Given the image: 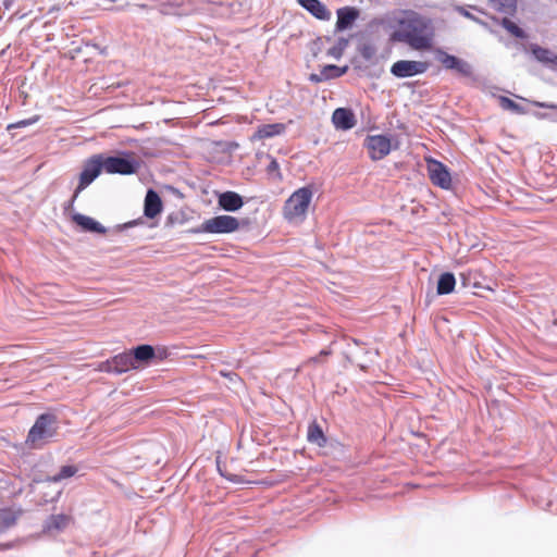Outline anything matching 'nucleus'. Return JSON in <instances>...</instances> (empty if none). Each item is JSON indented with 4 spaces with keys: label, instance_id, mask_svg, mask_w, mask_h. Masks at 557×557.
<instances>
[{
    "label": "nucleus",
    "instance_id": "12",
    "mask_svg": "<svg viewBox=\"0 0 557 557\" xmlns=\"http://www.w3.org/2000/svg\"><path fill=\"white\" fill-rule=\"evenodd\" d=\"M219 206L228 212H235L244 206L243 197L235 191H224L218 197Z\"/></svg>",
    "mask_w": 557,
    "mask_h": 557
},
{
    "label": "nucleus",
    "instance_id": "32",
    "mask_svg": "<svg viewBox=\"0 0 557 557\" xmlns=\"http://www.w3.org/2000/svg\"><path fill=\"white\" fill-rule=\"evenodd\" d=\"M457 11L463 15L465 17L469 18V20H472L481 25H485L484 22H482L481 20H479L476 16H474L473 14H471L469 11H467L463 7H458L457 8Z\"/></svg>",
    "mask_w": 557,
    "mask_h": 557
},
{
    "label": "nucleus",
    "instance_id": "14",
    "mask_svg": "<svg viewBox=\"0 0 557 557\" xmlns=\"http://www.w3.org/2000/svg\"><path fill=\"white\" fill-rule=\"evenodd\" d=\"M359 11L352 7H344L337 10L336 29L345 30L352 26L358 18Z\"/></svg>",
    "mask_w": 557,
    "mask_h": 557
},
{
    "label": "nucleus",
    "instance_id": "18",
    "mask_svg": "<svg viewBox=\"0 0 557 557\" xmlns=\"http://www.w3.org/2000/svg\"><path fill=\"white\" fill-rule=\"evenodd\" d=\"M531 51H532V54L534 55V58L549 66L550 69L553 70H557V53L547 49V48H543V47H540L537 45H533L531 47Z\"/></svg>",
    "mask_w": 557,
    "mask_h": 557
},
{
    "label": "nucleus",
    "instance_id": "35",
    "mask_svg": "<svg viewBox=\"0 0 557 557\" xmlns=\"http://www.w3.org/2000/svg\"><path fill=\"white\" fill-rule=\"evenodd\" d=\"M309 79L313 83H321L325 81L321 72L319 74H311Z\"/></svg>",
    "mask_w": 557,
    "mask_h": 557
},
{
    "label": "nucleus",
    "instance_id": "40",
    "mask_svg": "<svg viewBox=\"0 0 557 557\" xmlns=\"http://www.w3.org/2000/svg\"><path fill=\"white\" fill-rule=\"evenodd\" d=\"M137 7H138V8H141V9L146 8V5H145V4L137 5Z\"/></svg>",
    "mask_w": 557,
    "mask_h": 557
},
{
    "label": "nucleus",
    "instance_id": "5",
    "mask_svg": "<svg viewBox=\"0 0 557 557\" xmlns=\"http://www.w3.org/2000/svg\"><path fill=\"white\" fill-rule=\"evenodd\" d=\"M103 165V156L95 154L84 162L83 170L79 174L78 186L76 187L70 205H73L75 199L78 197L87 186H89L101 173Z\"/></svg>",
    "mask_w": 557,
    "mask_h": 557
},
{
    "label": "nucleus",
    "instance_id": "16",
    "mask_svg": "<svg viewBox=\"0 0 557 557\" xmlns=\"http://www.w3.org/2000/svg\"><path fill=\"white\" fill-rule=\"evenodd\" d=\"M162 210V201L160 196L153 189H148L145 197L144 213L147 218L153 219Z\"/></svg>",
    "mask_w": 557,
    "mask_h": 557
},
{
    "label": "nucleus",
    "instance_id": "30",
    "mask_svg": "<svg viewBox=\"0 0 557 557\" xmlns=\"http://www.w3.org/2000/svg\"><path fill=\"white\" fill-rule=\"evenodd\" d=\"M38 121H39V116L38 115H34L33 117L21 120V121L16 122V123L9 124L7 129L11 131L13 128L27 127V126H30V125L37 123Z\"/></svg>",
    "mask_w": 557,
    "mask_h": 557
},
{
    "label": "nucleus",
    "instance_id": "38",
    "mask_svg": "<svg viewBox=\"0 0 557 557\" xmlns=\"http://www.w3.org/2000/svg\"><path fill=\"white\" fill-rule=\"evenodd\" d=\"M364 354H366V355H376L377 352H376V351H375V352H372V351L366 350V351H364Z\"/></svg>",
    "mask_w": 557,
    "mask_h": 557
},
{
    "label": "nucleus",
    "instance_id": "37",
    "mask_svg": "<svg viewBox=\"0 0 557 557\" xmlns=\"http://www.w3.org/2000/svg\"><path fill=\"white\" fill-rule=\"evenodd\" d=\"M13 3V0H3V5L5 9H10Z\"/></svg>",
    "mask_w": 557,
    "mask_h": 557
},
{
    "label": "nucleus",
    "instance_id": "21",
    "mask_svg": "<svg viewBox=\"0 0 557 557\" xmlns=\"http://www.w3.org/2000/svg\"><path fill=\"white\" fill-rule=\"evenodd\" d=\"M69 521L70 518L65 515H52L46 520L44 531L48 533L62 531L66 528Z\"/></svg>",
    "mask_w": 557,
    "mask_h": 557
},
{
    "label": "nucleus",
    "instance_id": "22",
    "mask_svg": "<svg viewBox=\"0 0 557 557\" xmlns=\"http://www.w3.org/2000/svg\"><path fill=\"white\" fill-rule=\"evenodd\" d=\"M455 285V275L450 272H445L438 277L436 292L438 295H448L454 290Z\"/></svg>",
    "mask_w": 557,
    "mask_h": 557
},
{
    "label": "nucleus",
    "instance_id": "17",
    "mask_svg": "<svg viewBox=\"0 0 557 557\" xmlns=\"http://www.w3.org/2000/svg\"><path fill=\"white\" fill-rule=\"evenodd\" d=\"M72 219L85 232L97 234H104L107 232L103 225L90 216L84 215L82 213H75L73 214Z\"/></svg>",
    "mask_w": 557,
    "mask_h": 557
},
{
    "label": "nucleus",
    "instance_id": "24",
    "mask_svg": "<svg viewBox=\"0 0 557 557\" xmlns=\"http://www.w3.org/2000/svg\"><path fill=\"white\" fill-rule=\"evenodd\" d=\"M78 471V468L73 465L62 466L60 471L53 475L47 476L46 481L50 483H59L63 480L74 476Z\"/></svg>",
    "mask_w": 557,
    "mask_h": 557
},
{
    "label": "nucleus",
    "instance_id": "28",
    "mask_svg": "<svg viewBox=\"0 0 557 557\" xmlns=\"http://www.w3.org/2000/svg\"><path fill=\"white\" fill-rule=\"evenodd\" d=\"M346 71H347V66L339 67L334 64H329V65H325L321 70V73H322L323 77L325 78V81H327V79L337 78V77L343 76L346 73Z\"/></svg>",
    "mask_w": 557,
    "mask_h": 557
},
{
    "label": "nucleus",
    "instance_id": "4",
    "mask_svg": "<svg viewBox=\"0 0 557 557\" xmlns=\"http://www.w3.org/2000/svg\"><path fill=\"white\" fill-rule=\"evenodd\" d=\"M104 171L110 174L131 175L140 168V160L132 152L103 157Z\"/></svg>",
    "mask_w": 557,
    "mask_h": 557
},
{
    "label": "nucleus",
    "instance_id": "7",
    "mask_svg": "<svg viewBox=\"0 0 557 557\" xmlns=\"http://www.w3.org/2000/svg\"><path fill=\"white\" fill-rule=\"evenodd\" d=\"M364 147L373 161L382 160L392 150L391 139L385 135H368Z\"/></svg>",
    "mask_w": 557,
    "mask_h": 557
},
{
    "label": "nucleus",
    "instance_id": "23",
    "mask_svg": "<svg viewBox=\"0 0 557 557\" xmlns=\"http://www.w3.org/2000/svg\"><path fill=\"white\" fill-rule=\"evenodd\" d=\"M307 440L309 443L314 444L319 447H323L326 444V437L323 433V430L315 422H312L311 424H309L308 432H307Z\"/></svg>",
    "mask_w": 557,
    "mask_h": 557
},
{
    "label": "nucleus",
    "instance_id": "33",
    "mask_svg": "<svg viewBox=\"0 0 557 557\" xmlns=\"http://www.w3.org/2000/svg\"><path fill=\"white\" fill-rule=\"evenodd\" d=\"M99 370L101 372L114 373L115 374V370L113 368L112 359H109L107 361L101 362L99 364Z\"/></svg>",
    "mask_w": 557,
    "mask_h": 557
},
{
    "label": "nucleus",
    "instance_id": "10",
    "mask_svg": "<svg viewBox=\"0 0 557 557\" xmlns=\"http://www.w3.org/2000/svg\"><path fill=\"white\" fill-rule=\"evenodd\" d=\"M436 58L447 70H454L463 76H470L472 74V66L462 59H459L442 50L437 52Z\"/></svg>",
    "mask_w": 557,
    "mask_h": 557
},
{
    "label": "nucleus",
    "instance_id": "15",
    "mask_svg": "<svg viewBox=\"0 0 557 557\" xmlns=\"http://www.w3.org/2000/svg\"><path fill=\"white\" fill-rule=\"evenodd\" d=\"M129 352L132 354V360L136 369H138L141 364L148 363L156 356L154 348L147 344L138 345Z\"/></svg>",
    "mask_w": 557,
    "mask_h": 557
},
{
    "label": "nucleus",
    "instance_id": "39",
    "mask_svg": "<svg viewBox=\"0 0 557 557\" xmlns=\"http://www.w3.org/2000/svg\"><path fill=\"white\" fill-rule=\"evenodd\" d=\"M327 354H329V351H326V350H322V351H321V355L326 356Z\"/></svg>",
    "mask_w": 557,
    "mask_h": 557
},
{
    "label": "nucleus",
    "instance_id": "34",
    "mask_svg": "<svg viewBox=\"0 0 557 557\" xmlns=\"http://www.w3.org/2000/svg\"><path fill=\"white\" fill-rule=\"evenodd\" d=\"M329 54L338 59L342 55V48L341 47H333L329 50Z\"/></svg>",
    "mask_w": 557,
    "mask_h": 557
},
{
    "label": "nucleus",
    "instance_id": "29",
    "mask_svg": "<svg viewBox=\"0 0 557 557\" xmlns=\"http://www.w3.org/2000/svg\"><path fill=\"white\" fill-rule=\"evenodd\" d=\"M499 104H500V107L504 110H509V111H511L513 113H517V114L525 113V110H524V108L522 106H520L519 103L515 102L513 100H511L508 97L500 96L499 97Z\"/></svg>",
    "mask_w": 557,
    "mask_h": 557
},
{
    "label": "nucleus",
    "instance_id": "1",
    "mask_svg": "<svg viewBox=\"0 0 557 557\" xmlns=\"http://www.w3.org/2000/svg\"><path fill=\"white\" fill-rule=\"evenodd\" d=\"M434 35V26L429 17L408 11L397 21L391 39L405 44L413 50L426 51L433 46Z\"/></svg>",
    "mask_w": 557,
    "mask_h": 557
},
{
    "label": "nucleus",
    "instance_id": "26",
    "mask_svg": "<svg viewBox=\"0 0 557 557\" xmlns=\"http://www.w3.org/2000/svg\"><path fill=\"white\" fill-rule=\"evenodd\" d=\"M493 9L505 14H511L517 7L516 0H490Z\"/></svg>",
    "mask_w": 557,
    "mask_h": 557
},
{
    "label": "nucleus",
    "instance_id": "25",
    "mask_svg": "<svg viewBox=\"0 0 557 557\" xmlns=\"http://www.w3.org/2000/svg\"><path fill=\"white\" fill-rule=\"evenodd\" d=\"M20 517V511L7 508L0 510V530H7L15 525Z\"/></svg>",
    "mask_w": 557,
    "mask_h": 557
},
{
    "label": "nucleus",
    "instance_id": "3",
    "mask_svg": "<svg viewBox=\"0 0 557 557\" xmlns=\"http://www.w3.org/2000/svg\"><path fill=\"white\" fill-rule=\"evenodd\" d=\"M312 199L310 187H301L294 191L284 205V216L288 221H297L305 218Z\"/></svg>",
    "mask_w": 557,
    "mask_h": 557
},
{
    "label": "nucleus",
    "instance_id": "31",
    "mask_svg": "<svg viewBox=\"0 0 557 557\" xmlns=\"http://www.w3.org/2000/svg\"><path fill=\"white\" fill-rule=\"evenodd\" d=\"M267 172L269 175H271L273 177H276V178L282 177L281 172H280V165H278L277 161L273 158H271L270 163L267 166Z\"/></svg>",
    "mask_w": 557,
    "mask_h": 557
},
{
    "label": "nucleus",
    "instance_id": "20",
    "mask_svg": "<svg viewBox=\"0 0 557 557\" xmlns=\"http://www.w3.org/2000/svg\"><path fill=\"white\" fill-rule=\"evenodd\" d=\"M111 359L113 368L115 370V374H122L132 369H136L132 360V354L129 351H124L122 354L115 355Z\"/></svg>",
    "mask_w": 557,
    "mask_h": 557
},
{
    "label": "nucleus",
    "instance_id": "9",
    "mask_svg": "<svg viewBox=\"0 0 557 557\" xmlns=\"http://www.w3.org/2000/svg\"><path fill=\"white\" fill-rule=\"evenodd\" d=\"M426 163L431 182L443 189H449L451 176L448 169L442 162L432 158L426 159Z\"/></svg>",
    "mask_w": 557,
    "mask_h": 557
},
{
    "label": "nucleus",
    "instance_id": "27",
    "mask_svg": "<svg viewBox=\"0 0 557 557\" xmlns=\"http://www.w3.org/2000/svg\"><path fill=\"white\" fill-rule=\"evenodd\" d=\"M500 24L513 37L520 38V39L527 38L525 32L521 27H519L515 22L509 20L508 17H504L502 20Z\"/></svg>",
    "mask_w": 557,
    "mask_h": 557
},
{
    "label": "nucleus",
    "instance_id": "6",
    "mask_svg": "<svg viewBox=\"0 0 557 557\" xmlns=\"http://www.w3.org/2000/svg\"><path fill=\"white\" fill-rule=\"evenodd\" d=\"M239 228V222L235 216L216 215L205 220L194 233L230 234Z\"/></svg>",
    "mask_w": 557,
    "mask_h": 557
},
{
    "label": "nucleus",
    "instance_id": "8",
    "mask_svg": "<svg viewBox=\"0 0 557 557\" xmlns=\"http://www.w3.org/2000/svg\"><path fill=\"white\" fill-rule=\"evenodd\" d=\"M426 70V62L399 60L392 65L391 73L397 78H406L423 74Z\"/></svg>",
    "mask_w": 557,
    "mask_h": 557
},
{
    "label": "nucleus",
    "instance_id": "36",
    "mask_svg": "<svg viewBox=\"0 0 557 557\" xmlns=\"http://www.w3.org/2000/svg\"><path fill=\"white\" fill-rule=\"evenodd\" d=\"M534 104L539 108H548V109H554V110H557V106L556 104H553V103H546V102H534Z\"/></svg>",
    "mask_w": 557,
    "mask_h": 557
},
{
    "label": "nucleus",
    "instance_id": "13",
    "mask_svg": "<svg viewBox=\"0 0 557 557\" xmlns=\"http://www.w3.org/2000/svg\"><path fill=\"white\" fill-rule=\"evenodd\" d=\"M297 2L318 20L329 21L331 18L330 10L320 0H297Z\"/></svg>",
    "mask_w": 557,
    "mask_h": 557
},
{
    "label": "nucleus",
    "instance_id": "19",
    "mask_svg": "<svg viewBox=\"0 0 557 557\" xmlns=\"http://www.w3.org/2000/svg\"><path fill=\"white\" fill-rule=\"evenodd\" d=\"M285 129H286V126L283 123L262 124L257 128V131L253 135V138H256V139L272 138L274 136L283 134L285 132Z\"/></svg>",
    "mask_w": 557,
    "mask_h": 557
},
{
    "label": "nucleus",
    "instance_id": "2",
    "mask_svg": "<svg viewBox=\"0 0 557 557\" xmlns=\"http://www.w3.org/2000/svg\"><path fill=\"white\" fill-rule=\"evenodd\" d=\"M57 434V418L51 413L40 414L27 435V443L33 448H39Z\"/></svg>",
    "mask_w": 557,
    "mask_h": 557
},
{
    "label": "nucleus",
    "instance_id": "11",
    "mask_svg": "<svg viewBox=\"0 0 557 557\" xmlns=\"http://www.w3.org/2000/svg\"><path fill=\"white\" fill-rule=\"evenodd\" d=\"M332 122L337 129L343 131L351 129L356 124L354 113L346 108H337L333 112Z\"/></svg>",
    "mask_w": 557,
    "mask_h": 557
}]
</instances>
